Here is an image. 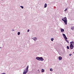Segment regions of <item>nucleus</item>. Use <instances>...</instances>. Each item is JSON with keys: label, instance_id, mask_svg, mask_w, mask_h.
<instances>
[{"label": "nucleus", "instance_id": "nucleus-1", "mask_svg": "<svg viewBox=\"0 0 74 74\" xmlns=\"http://www.w3.org/2000/svg\"><path fill=\"white\" fill-rule=\"evenodd\" d=\"M28 68H29V66L28 65L27 66L26 69L24 71V72L23 73V74H26V73H27V71H28Z\"/></svg>", "mask_w": 74, "mask_h": 74}, {"label": "nucleus", "instance_id": "nucleus-2", "mask_svg": "<svg viewBox=\"0 0 74 74\" xmlns=\"http://www.w3.org/2000/svg\"><path fill=\"white\" fill-rule=\"evenodd\" d=\"M36 59L38 60H41V61H43L44 60V59L42 57H37L36 58Z\"/></svg>", "mask_w": 74, "mask_h": 74}, {"label": "nucleus", "instance_id": "nucleus-3", "mask_svg": "<svg viewBox=\"0 0 74 74\" xmlns=\"http://www.w3.org/2000/svg\"><path fill=\"white\" fill-rule=\"evenodd\" d=\"M62 35L63 36L64 38L66 40H67V38L66 37V35H65V34H62Z\"/></svg>", "mask_w": 74, "mask_h": 74}, {"label": "nucleus", "instance_id": "nucleus-4", "mask_svg": "<svg viewBox=\"0 0 74 74\" xmlns=\"http://www.w3.org/2000/svg\"><path fill=\"white\" fill-rule=\"evenodd\" d=\"M62 20L63 21H67V18H66V17H65L64 18L62 19Z\"/></svg>", "mask_w": 74, "mask_h": 74}, {"label": "nucleus", "instance_id": "nucleus-5", "mask_svg": "<svg viewBox=\"0 0 74 74\" xmlns=\"http://www.w3.org/2000/svg\"><path fill=\"white\" fill-rule=\"evenodd\" d=\"M74 46H73V45H70V48L71 49H73V48H74Z\"/></svg>", "mask_w": 74, "mask_h": 74}, {"label": "nucleus", "instance_id": "nucleus-6", "mask_svg": "<svg viewBox=\"0 0 74 74\" xmlns=\"http://www.w3.org/2000/svg\"><path fill=\"white\" fill-rule=\"evenodd\" d=\"M70 45H73L74 46V42H70Z\"/></svg>", "mask_w": 74, "mask_h": 74}, {"label": "nucleus", "instance_id": "nucleus-7", "mask_svg": "<svg viewBox=\"0 0 74 74\" xmlns=\"http://www.w3.org/2000/svg\"><path fill=\"white\" fill-rule=\"evenodd\" d=\"M59 60H61L62 59V57L61 56H59L58 57Z\"/></svg>", "mask_w": 74, "mask_h": 74}, {"label": "nucleus", "instance_id": "nucleus-8", "mask_svg": "<svg viewBox=\"0 0 74 74\" xmlns=\"http://www.w3.org/2000/svg\"><path fill=\"white\" fill-rule=\"evenodd\" d=\"M60 30H61V32H62V33L63 32H64V29H62V28H61V29H60Z\"/></svg>", "mask_w": 74, "mask_h": 74}, {"label": "nucleus", "instance_id": "nucleus-9", "mask_svg": "<svg viewBox=\"0 0 74 74\" xmlns=\"http://www.w3.org/2000/svg\"><path fill=\"white\" fill-rule=\"evenodd\" d=\"M32 39L34 41H36V40H37V38H32Z\"/></svg>", "mask_w": 74, "mask_h": 74}, {"label": "nucleus", "instance_id": "nucleus-10", "mask_svg": "<svg viewBox=\"0 0 74 74\" xmlns=\"http://www.w3.org/2000/svg\"><path fill=\"white\" fill-rule=\"evenodd\" d=\"M64 23L65 24V25H67V21L66 20V21H64Z\"/></svg>", "mask_w": 74, "mask_h": 74}, {"label": "nucleus", "instance_id": "nucleus-11", "mask_svg": "<svg viewBox=\"0 0 74 74\" xmlns=\"http://www.w3.org/2000/svg\"><path fill=\"white\" fill-rule=\"evenodd\" d=\"M47 6V3H45V8H46V7Z\"/></svg>", "mask_w": 74, "mask_h": 74}, {"label": "nucleus", "instance_id": "nucleus-12", "mask_svg": "<svg viewBox=\"0 0 74 74\" xmlns=\"http://www.w3.org/2000/svg\"><path fill=\"white\" fill-rule=\"evenodd\" d=\"M74 27H71V29H72V30H74Z\"/></svg>", "mask_w": 74, "mask_h": 74}, {"label": "nucleus", "instance_id": "nucleus-13", "mask_svg": "<svg viewBox=\"0 0 74 74\" xmlns=\"http://www.w3.org/2000/svg\"><path fill=\"white\" fill-rule=\"evenodd\" d=\"M65 41H66L67 42V43H68V44L69 43V42L68 40H65Z\"/></svg>", "mask_w": 74, "mask_h": 74}, {"label": "nucleus", "instance_id": "nucleus-14", "mask_svg": "<svg viewBox=\"0 0 74 74\" xmlns=\"http://www.w3.org/2000/svg\"><path fill=\"white\" fill-rule=\"evenodd\" d=\"M45 71V70H44V69H42V70H41L42 72H44Z\"/></svg>", "mask_w": 74, "mask_h": 74}, {"label": "nucleus", "instance_id": "nucleus-15", "mask_svg": "<svg viewBox=\"0 0 74 74\" xmlns=\"http://www.w3.org/2000/svg\"><path fill=\"white\" fill-rule=\"evenodd\" d=\"M50 71H53V69L52 68L50 69Z\"/></svg>", "mask_w": 74, "mask_h": 74}, {"label": "nucleus", "instance_id": "nucleus-16", "mask_svg": "<svg viewBox=\"0 0 74 74\" xmlns=\"http://www.w3.org/2000/svg\"><path fill=\"white\" fill-rule=\"evenodd\" d=\"M66 48L68 49H69V46H67Z\"/></svg>", "mask_w": 74, "mask_h": 74}, {"label": "nucleus", "instance_id": "nucleus-17", "mask_svg": "<svg viewBox=\"0 0 74 74\" xmlns=\"http://www.w3.org/2000/svg\"><path fill=\"white\" fill-rule=\"evenodd\" d=\"M53 40H54L53 38H52L51 39V40L52 41H53Z\"/></svg>", "mask_w": 74, "mask_h": 74}, {"label": "nucleus", "instance_id": "nucleus-18", "mask_svg": "<svg viewBox=\"0 0 74 74\" xmlns=\"http://www.w3.org/2000/svg\"><path fill=\"white\" fill-rule=\"evenodd\" d=\"M20 32H18V35H19L20 34Z\"/></svg>", "mask_w": 74, "mask_h": 74}, {"label": "nucleus", "instance_id": "nucleus-19", "mask_svg": "<svg viewBox=\"0 0 74 74\" xmlns=\"http://www.w3.org/2000/svg\"><path fill=\"white\" fill-rule=\"evenodd\" d=\"M67 10V9H66L64 11L66 12Z\"/></svg>", "mask_w": 74, "mask_h": 74}, {"label": "nucleus", "instance_id": "nucleus-20", "mask_svg": "<svg viewBox=\"0 0 74 74\" xmlns=\"http://www.w3.org/2000/svg\"><path fill=\"white\" fill-rule=\"evenodd\" d=\"M20 7H21L22 8H23V6H21Z\"/></svg>", "mask_w": 74, "mask_h": 74}, {"label": "nucleus", "instance_id": "nucleus-21", "mask_svg": "<svg viewBox=\"0 0 74 74\" xmlns=\"http://www.w3.org/2000/svg\"><path fill=\"white\" fill-rule=\"evenodd\" d=\"M29 32V29H28L27 30V32Z\"/></svg>", "mask_w": 74, "mask_h": 74}, {"label": "nucleus", "instance_id": "nucleus-22", "mask_svg": "<svg viewBox=\"0 0 74 74\" xmlns=\"http://www.w3.org/2000/svg\"><path fill=\"white\" fill-rule=\"evenodd\" d=\"M12 31H14V29H12Z\"/></svg>", "mask_w": 74, "mask_h": 74}, {"label": "nucleus", "instance_id": "nucleus-23", "mask_svg": "<svg viewBox=\"0 0 74 74\" xmlns=\"http://www.w3.org/2000/svg\"><path fill=\"white\" fill-rule=\"evenodd\" d=\"M71 54H69V56H71Z\"/></svg>", "mask_w": 74, "mask_h": 74}]
</instances>
